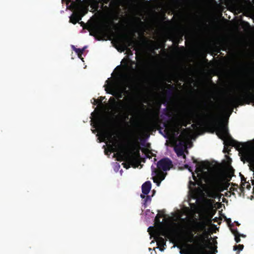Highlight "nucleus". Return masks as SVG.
<instances>
[{"mask_svg":"<svg viewBox=\"0 0 254 254\" xmlns=\"http://www.w3.org/2000/svg\"><path fill=\"white\" fill-rule=\"evenodd\" d=\"M216 134L219 138L224 141V148L223 152L229 153L231 151L230 146L234 147L239 151V153L243 154V157L247 162H251L254 158L250 152V145L248 142L242 143L234 139L230 135L228 128L223 123L220 125H216Z\"/></svg>","mask_w":254,"mask_h":254,"instance_id":"nucleus-2","label":"nucleus"},{"mask_svg":"<svg viewBox=\"0 0 254 254\" xmlns=\"http://www.w3.org/2000/svg\"><path fill=\"white\" fill-rule=\"evenodd\" d=\"M240 175L241 176V181H242V183L243 184V183H245L246 182V178L244 177V176H243L242 175H241L240 174Z\"/></svg>","mask_w":254,"mask_h":254,"instance_id":"nucleus-33","label":"nucleus"},{"mask_svg":"<svg viewBox=\"0 0 254 254\" xmlns=\"http://www.w3.org/2000/svg\"><path fill=\"white\" fill-rule=\"evenodd\" d=\"M172 166V161L167 157L161 159L157 164V170L164 171L169 170Z\"/></svg>","mask_w":254,"mask_h":254,"instance_id":"nucleus-9","label":"nucleus"},{"mask_svg":"<svg viewBox=\"0 0 254 254\" xmlns=\"http://www.w3.org/2000/svg\"><path fill=\"white\" fill-rule=\"evenodd\" d=\"M235 223L237 226H239L240 224L238 221H235Z\"/></svg>","mask_w":254,"mask_h":254,"instance_id":"nucleus-45","label":"nucleus"},{"mask_svg":"<svg viewBox=\"0 0 254 254\" xmlns=\"http://www.w3.org/2000/svg\"><path fill=\"white\" fill-rule=\"evenodd\" d=\"M144 198V203H147L148 201H151V198L149 195H147L146 196H145Z\"/></svg>","mask_w":254,"mask_h":254,"instance_id":"nucleus-30","label":"nucleus"},{"mask_svg":"<svg viewBox=\"0 0 254 254\" xmlns=\"http://www.w3.org/2000/svg\"><path fill=\"white\" fill-rule=\"evenodd\" d=\"M160 108L161 104L159 103L157 105L156 109L152 112L153 119L150 126L152 128H157L161 134H163L161 130L163 129L166 135L170 134L178 135L180 133L182 127H186L188 125L191 124V118L187 117L179 118L178 116H173L172 111L165 108L164 109V111L165 112V115L170 119L163 123L162 127H161L162 122L159 118Z\"/></svg>","mask_w":254,"mask_h":254,"instance_id":"nucleus-1","label":"nucleus"},{"mask_svg":"<svg viewBox=\"0 0 254 254\" xmlns=\"http://www.w3.org/2000/svg\"><path fill=\"white\" fill-rule=\"evenodd\" d=\"M217 218L215 217V218L213 219V220L214 222H217Z\"/></svg>","mask_w":254,"mask_h":254,"instance_id":"nucleus-49","label":"nucleus"},{"mask_svg":"<svg viewBox=\"0 0 254 254\" xmlns=\"http://www.w3.org/2000/svg\"><path fill=\"white\" fill-rule=\"evenodd\" d=\"M178 142L175 147L184 149L186 145L187 141L185 140H183V139H180L179 138H178Z\"/></svg>","mask_w":254,"mask_h":254,"instance_id":"nucleus-22","label":"nucleus"},{"mask_svg":"<svg viewBox=\"0 0 254 254\" xmlns=\"http://www.w3.org/2000/svg\"><path fill=\"white\" fill-rule=\"evenodd\" d=\"M130 51V52L131 53V54H132V52H131V51H130L129 49H128Z\"/></svg>","mask_w":254,"mask_h":254,"instance_id":"nucleus-52","label":"nucleus"},{"mask_svg":"<svg viewBox=\"0 0 254 254\" xmlns=\"http://www.w3.org/2000/svg\"><path fill=\"white\" fill-rule=\"evenodd\" d=\"M199 167L200 168V169L205 168V164L203 162H201L199 165Z\"/></svg>","mask_w":254,"mask_h":254,"instance_id":"nucleus-34","label":"nucleus"},{"mask_svg":"<svg viewBox=\"0 0 254 254\" xmlns=\"http://www.w3.org/2000/svg\"><path fill=\"white\" fill-rule=\"evenodd\" d=\"M118 26V24H116L111 20L110 21L95 26L92 32H90V35L93 36H98L100 37L108 36L110 34H113L114 30Z\"/></svg>","mask_w":254,"mask_h":254,"instance_id":"nucleus-6","label":"nucleus"},{"mask_svg":"<svg viewBox=\"0 0 254 254\" xmlns=\"http://www.w3.org/2000/svg\"><path fill=\"white\" fill-rule=\"evenodd\" d=\"M157 234L158 235V236H164L166 237L168 236H171L172 235V232H171L169 230H160L156 232Z\"/></svg>","mask_w":254,"mask_h":254,"instance_id":"nucleus-20","label":"nucleus"},{"mask_svg":"<svg viewBox=\"0 0 254 254\" xmlns=\"http://www.w3.org/2000/svg\"><path fill=\"white\" fill-rule=\"evenodd\" d=\"M152 175H155V176L153 178V182L157 184V185L159 186L163 180H164L166 176V174L162 172V170H157L153 166H151Z\"/></svg>","mask_w":254,"mask_h":254,"instance_id":"nucleus-10","label":"nucleus"},{"mask_svg":"<svg viewBox=\"0 0 254 254\" xmlns=\"http://www.w3.org/2000/svg\"><path fill=\"white\" fill-rule=\"evenodd\" d=\"M175 150L176 153H177L178 156H183L184 159H186V156L184 154V149L183 148H179L177 147H175Z\"/></svg>","mask_w":254,"mask_h":254,"instance_id":"nucleus-23","label":"nucleus"},{"mask_svg":"<svg viewBox=\"0 0 254 254\" xmlns=\"http://www.w3.org/2000/svg\"><path fill=\"white\" fill-rule=\"evenodd\" d=\"M189 138V132L187 128H183L178 138L187 141Z\"/></svg>","mask_w":254,"mask_h":254,"instance_id":"nucleus-19","label":"nucleus"},{"mask_svg":"<svg viewBox=\"0 0 254 254\" xmlns=\"http://www.w3.org/2000/svg\"><path fill=\"white\" fill-rule=\"evenodd\" d=\"M153 227H149L148 229V232H149L150 230V229H153Z\"/></svg>","mask_w":254,"mask_h":254,"instance_id":"nucleus-42","label":"nucleus"},{"mask_svg":"<svg viewBox=\"0 0 254 254\" xmlns=\"http://www.w3.org/2000/svg\"><path fill=\"white\" fill-rule=\"evenodd\" d=\"M114 138H114V140H115V141H116V138L115 137H114Z\"/></svg>","mask_w":254,"mask_h":254,"instance_id":"nucleus-53","label":"nucleus"},{"mask_svg":"<svg viewBox=\"0 0 254 254\" xmlns=\"http://www.w3.org/2000/svg\"><path fill=\"white\" fill-rule=\"evenodd\" d=\"M72 47L73 50L77 54V55H82L85 49L86 48V46H85L82 49L76 48L74 46H72Z\"/></svg>","mask_w":254,"mask_h":254,"instance_id":"nucleus-24","label":"nucleus"},{"mask_svg":"<svg viewBox=\"0 0 254 254\" xmlns=\"http://www.w3.org/2000/svg\"><path fill=\"white\" fill-rule=\"evenodd\" d=\"M192 159L193 162L194 163H197V161L196 159H195L194 157H192Z\"/></svg>","mask_w":254,"mask_h":254,"instance_id":"nucleus-38","label":"nucleus"},{"mask_svg":"<svg viewBox=\"0 0 254 254\" xmlns=\"http://www.w3.org/2000/svg\"><path fill=\"white\" fill-rule=\"evenodd\" d=\"M82 3V0H75L71 2L70 6L72 7L73 9L77 10L79 9V6Z\"/></svg>","mask_w":254,"mask_h":254,"instance_id":"nucleus-21","label":"nucleus"},{"mask_svg":"<svg viewBox=\"0 0 254 254\" xmlns=\"http://www.w3.org/2000/svg\"><path fill=\"white\" fill-rule=\"evenodd\" d=\"M200 112L194 116V121H196L197 124H192L191 127L195 128L197 125H204L212 127L216 130V125H220L222 123L220 121L218 112H216L212 106H207L205 102L203 103Z\"/></svg>","mask_w":254,"mask_h":254,"instance_id":"nucleus-3","label":"nucleus"},{"mask_svg":"<svg viewBox=\"0 0 254 254\" xmlns=\"http://www.w3.org/2000/svg\"><path fill=\"white\" fill-rule=\"evenodd\" d=\"M233 226V224H230V229H231V232L232 233V234L235 236H239V235H240L241 234H240V233L238 232V230L236 229H233L231 228V227Z\"/></svg>","mask_w":254,"mask_h":254,"instance_id":"nucleus-28","label":"nucleus"},{"mask_svg":"<svg viewBox=\"0 0 254 254\" xmlns=\"http://www.w3.org/2000/svg\"><path fill=\"white\" fill-rule=\"evenodd\" d=\"M117 41L123 48L122 51L127 50L128 47L134 48V50L137 52V42L133 36H129L127 34H123L119 37Z\"/></svg>","mask_w":254,"mask_h":254,"instance_id":"nucleus-8","label":"nucleus"},{"mask_svg":"<svg viewBox=\"0 0 254 254\" xmlns=\"http://www.w3.org/2000/svg\"><path fill=\"white\" fill-rule=\"evenodd\" d=\"M123 164L124 165V167L126 169H128L130 167V164L124 163Z\"/></svg>","mask_w":254,"mask_h":254,"instance_id":"nucleus-35","label":"nucleus"},{"mask_svg":"<svg viewBox=\"0 0 254 254\" xmlns=\"http://www.w3.org/2000/svg\"><path fill=\"white\" fill-rule=\"evenodd\" d=\"M241 237L245 238V237H246V235H245L244 234H241Z\"/></svg>","mask_w":254,"mask_h":254,"instance_id":"nucleus-48","label":"nucleus"},{"mask_svg":"<svg viewBox=\"0 0 254 254\" xmlns=\"http://www.w3.org/2000/svg\"><path fill=\"white\" fill-rule=\"evenodd\" d=\"M244 248V245L239 244L238 245H235L234 246L233 250L234 251L238 250V252L237 253V254H239V252L242 251Z\"/></svg>","mask_w":254,"mask_h":254,"instance_id":"nucleus-26","label":"nucleus"},{"mask_svg":"<svg viewBox=\"0 0 254 254\" xmlns=\"http://www.w3.org/2000/svg\"><path fill=\"white\" fill-rule=\"evenodd\" d=\"M122 93H120L119 98H122Z\"/></svg>","mask_w":254,"mask_h":254,"instance_id":"nucleus-50","label":"nucleus"},{"mask_svg":"<svg viewBox=\"0 0 254 254\" xmlns=\"http://www.w3.org/2000/svg\"><path fill=\"white\" fill-rule=\"evenodd\" d=\"M127 87V86H125L124 87V89H124V91H126Z\"/></svg>","mask_w":254,"mask_h":254,"instance_id":"nucleus-47","label":"nucleus"},{"mask_svg":"<svg viewBox=\"0 0 254 254\" xmlns=\"http://www.w3.org/2000/svg\"><path fill=\"white\" fill-rule=\"evenodd\" d=\"M185 167L186 169H188L189 170L190 172L192 173H193L192 169H191V168L189 165H187V164L185 165Z\"/></svg>","mask_w":254,"mask_h":254,"instance_id":"nucleus-31","label":"nucleus"},{"mask_svg":"<svg viewBox=\"0 0 254 254\" xmlns=\"http://www.w3.org/2000/svg\"><path fill=\"white\" fill-rule=\"evenodd\" d=\"M115 20H117L118 19V16L116 15L114 18Z\"/></svg>","mask_w":254,"mask_h":254,"instance_id":"nucleus-46","label":"nucleus"},{"mask_svg":"<svg viewBox=\"0 0 254 254\" xmlns=\"http://www.w3.org/2000/svg\"><path fill=\"white\" fill-rule=\"evenodd\" d=\"M240 237L241 235L239 236L236 235V236H235V240L237 243H238L241 241Z\"/></svg>","mask_w":254,"mask_h":254,"instance_id":"nucleus-29","label":"nucleus"},{"mask_svg":"<svg viewBox=\"0 0 254 254\" xmlns=\"http://www.w3.org/2000/svg\"><path fill=\"white\" fill-rule=\"evenodd\" d=\"M168 89L166 90V94L168 99H171L173 95V91L175 89V86L172 84H167Z\"/></svg>","mask_w":254,"mask_h":254,"instance_id":"nucleus-17","label":"nucleus"},{"mask_svg":"<svg viewBox=\"0 0 254 254\" xmlns=\"http://www.w3.org/2000/svg\"><path fill=\"white\" fill-rule=\"evenodd\" d=\"M227 221L228 223H231V219L229 218V219H227Z\"/></svg>","mask_w":254,"mask_h":254,"instance_id":"nucleus-44","label":"nucleus"},{"mask_svg":"<svg viewBox=\"0 0 254 254\" xmlns=\"http://www.w3.org/2000/svg\"><path fill=\"white\" fill-rule=\"evenodd\" d=\"M156 241L158 246L159 247L160 250L163 251L165 249L164 246H166V239L161 236H157Z\"/></svg>","mask_w":254,"mask_h":254,"instance_id":"nucleus-15","label":"nucleus"},{"mask_svg":"<svg viewBox=\"0 0 254 254\" xmlns=\"http://www.w3.org/2000/svg\"><path fill=\"white\" fill-rule=\"evenodd\" d=\"M116 105L117 106V108L118 109V111L121 109H127V111H129L130 109V107L126 106L123 102L122 100H119L118 103H116ZM129 114L128 112H126L123 114V118L125 121H127L128 119Z\"/></svg>","mask_w":254,"mask_h":254,"instance_id":"nucleus-12","label":"nucleus"},{"mask_svg":"<svg viewBox=\"0 0 254 254\" xmlns=\"http://www.w3.org/2000/svg\"><path fill=\"white\" fill-rule=\"evenodd\" d=\"M211 220H209V222H211Z\"/></svg>","mask_w":254,"mask_h":254,"instance_id":"nucleus-54","label":"nucleus"},{"mask_svg":"<svg viewBox=\"0 0 254 254\" xmlns=\"http://www.w3.org/2000/svg\"><path fill=\"white\" fill-rule=\"evenodd\" d=\"M78 57L79 58H80L82 60H83V58L82 57V55H78Z\"/></svg>","mask_w":254,"mask_h":254,"instance_id":"nucleus-43","label":"nucleus"},{"mask_svg":"<svg viewBox=\"0 0 254 254\" xmlns=\"http://www.w3.org/2000/svg\"><path fill=\"white\" fill-rule=\"evenodd\" d=\"M192 222L194 224L193 231L195 232L205 231L207 226V223L205 221H198L197 219L195 218Z\"/></svg>","mask_w":254,"mask_h":254,"instance_id":"nucleus-11","label":"nucleus"},{"mask_svg":"<svg viewBox=\"0 0 254 254\" xmlns=\"http://www.w3.org/2000/svg\"><path fill=\"white\" fill-rule=\"evenodd\" d=\"M251 187L250 184L248 183V185H247V188L248 189H250L251 188Z\"/></svg>","mask_w":254,"mask_h":254,"instance_id":"nucleus-40","label":"nucleus"},{"mask_svg":"<svg viewBox=\"0 0 254 254\" xmlns=\"http://www.w3.org/2000/svg\"><path fill=\"white\" fill-rule=\"evenodd\" d=\"M251 101L254 102V82L249 86V88L245 90L242 94L227 97L225 99V104L227 107L233 108L244 104H249Z\"/></svg>","mask_w":254,"mask_h":254,"instance_id":"nucleus-4","label":"nucleus"},{"mask_svg":"<svg viewBox=\"0 0 254 254\" xmlns=\"http://www.w3.org/2000/svg\"><path fill=\"white\" fill-rule=\"evenodd\" d=\"M118 154L119 155V157L121 158L120 159H118V160H128L130 163H132L135 159L134 156H129L128 155H125L124 154H122V152L118 153Z\"/></svg>","mask_w":254,"mask_h":254,"instance_id":"nucleus-16","label":"nucleus"},{"mask_svg":"<svg viewBox=\"0 0 254 254\" xmlns=\"http://www.w3.org/2000/svg\"><path fill=\"white\" fill-rule=\"evenodd\" d=\"M180 254H184V253H183V252L182 251H180Z\"/></svg>","mask_w":254,"mask_h":254,"instance_id":"nucleus-51","label":"nucleus"},{"mask_svg":"<svg viewBox=\"0 0 254 254\" xmlns=\"http://www.w3.org/2000/svg\"><path fill=\"white\" fill-rule=\"evenodd\" d=\"M79 23L82 26H84L85 25V23L83 21L80 22Z\"/></svg>","mask_w":254,"mask_h":254,"instance_id":"nucleus-41","label":"nucleus"},{"mask_svg":"<svg viewBox=\"0 0 254 254\" xmlns=\"http://www.w3.org/2000/svg\"><path fill=\"white\" fill-rule=\"evenodd\" d=\"M203 232L202 234L194 237L192 231H190L189 232L190 237L187 239L188 242L194 243L196 250L199 254H206V249L209 248L206 240V239H208L209 235L206 230Z\"/></svg>","mask_w":254,"mask_h":254,"instance_id":"nucleus-5","label":"nucleus"},{"mask_svg":"<svg viewBox=\"0 0 254 254\" xmlns=\"http://www.w3.org/2000/svg\"><path fill=\"white\" fill-rule=\"evenodd\" d=\"M229 170H230V173L234 174V169L231 166L230 167Z\"/></svg>","mask_w":254,"mask_h":254,"instance_id":"nucleus-36","label":"nucleus"},{"mask_svg":"<svg viewBox=\"0 0 254 254\" xmlns=\"http://www.w3.org/2000/svg\"><path fill=\"white\" fill-rule=\"evenodd\" d=\"M111 3L117 5L119 4V2L118 0H111Z\"/></svg>","mask_w":254,"mask_h":254,"instance_id":"nucleus-32","label":"nucleus"},{"mask_svg":"<svg viewBox=\"0 0 254 254\" xmlns=\"http://www.w3.org/2000/svg\"><path fill=\"white\" fill-rule=\"evenodd\" d=\"M138 22H139V24L142 25L143 24V22L141 21L140 19L138 18Z\"/></svg>","mask_w":254,"mask_h":254,"instance_id":"nucleus-39","label":"nucleus"},{"mask_svg":"<svg viewBox=\"0 0 254 254\" xmlns=\"http://www.w3.org/2000/svg\"><path fill=\"white\" fill-rule=\"evenodd\" d=\"M231 179V177L230 176L228 179H227V182L222 183L219 185L218 187V190L220 191H223L224 190H227L228 187L230 186V184L228 183Z\"/></svg>","mask_w":254,"mask_h":254,"instance_id":"nucleus-18","label":"nucleus"},{"mask_svg":"<svg viewBox=\"0 0 254 254\" xmlns=\"http://www.w3.org/2000/svg\"><path fill=\"white\" fill-rule=\"evenodd\" d=\"M151 188V184L150 181L145 182L141 187L142 192L143 194L140 195L141 198H144L145 197V195H147Z\"/></svg>","mask_w":254,"mask_h":254,"instance_id":"nucleus-13","label":"nucleus"},{"mask_svg":"<svg viewBox=\"0 0 254 254\" xmlns=\"http://www.w3.org/2000/svg\"><path fill=\"white\" fill-rule=\"evenodd\" d=\"M164 212L161 213V211H159L158 213L157 214L155 218V222L160 224L161 222L160 219V218L163 217L164 216Z\"/></svg>","mask_w":254,"mask_h":254,"instance_id":"nucleus-25","label":"nucleus"},{"mask_svg":"<svg viewBox=\"0 0 254 254\" xmlns=\"http://www.w3.org/2000/svg\"><path fill=\"white\" fill-rule=\"evenodd\" d=\"M94 127H99L103 129L102 132V136L104 138H107L110 141V143L113 144V145H111L110 147L112 149V152H114L117 151V149L114 147L116 146V141L113 142L112 136L113 134L111 130L108 129V124L105 119L102 116L98 115L96 119V124Z\"/></svg>","mask_w":254,"mask_h":254,"instance_id":"nucleus-7","label":"nucleus"},{"mask_svg":"<svg viewBox=\"0 0 254 254\" xmlns=\"http://www.w3.org/2000/svg\"><path fill=\"white\" fill-rule=\"evenodd\" d=\"M104 97L101 96L100 97V99H96L95 98H93V100L94 101V105H102V101L104 100Z\"/></svg>","mask_w":254,"mask_h":254,"instance_id":"nucleus-27","label":"nucleus"},{"mask_svg":"<svg viewBox=\"0 0 254 254\" xmlns=\"http://www.w3.org/2000/svg\"><path fill=\"white\" fill-rule=\"evenodd\" d=\"M136 156L138 157H140V153H139V150H137L136 152Z\"/></svg>","mask_w":254,"mask_h":254,"instance_id":"nucleus-37","label":"nucleus"},{"mask_svg":"<svg viewBox=\"0 0 254 254\" xmlns=\"http://www.w3.org/2000/svg\"><path fill=\"white\" fill-rule=\"evenodd\" d=\"M84 15V14L82 13L80 11L74 12L70 16L69 21L73 24H75L76 23L79 22Z\"/></svg>","mask_w":254,"mask_h":254,"instance_id":"nucleus-14","label":"nucleus"}]
</instances>
